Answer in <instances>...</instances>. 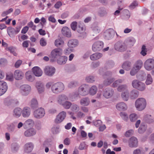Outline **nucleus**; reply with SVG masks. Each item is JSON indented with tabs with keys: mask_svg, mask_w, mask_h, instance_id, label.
Here are the masks:
<instances>
[{
	"mask_svg": "<svg viewBox=\"0 0 154 154\" xmlns=\"http://www.w3.org/2000/svg\"><path fill=\"white\" fill-rule=\"evenodd\" d=\"M65 88L64 84L60 82H57L52 85L51 87L52 92L54 94H58L62 92Z\"/></svg>",
	"mask_w": 154,
	"mask_h": 154,
	"instance_id": "nucleus-1",
	"label": "nucleus"
},
{
	"mask_svg": "<svg viewBox=\"0 0 154 154\" xmlns=\"http://www.w3.org/2000/svg\"><path fill=\"white\" fill-rule=\"evenodd\" d=\"M146 104V100L144 98H140L136 100L135 106L137 110L141 111L145 108Z\"/></svg>",
	"mask_w": 154,
	"mask_h": 154,
	"instance_id": "nucleus-2",
	"label": "nucleus"
},
{
	"mask_svg": "<svg viewBox=\"0 0 154 154\" xmlns=\"http://www.w3.org/2000/svg\"><path fill=\"white\" fill-rule=\"evenodd\" d=\"M32 90L31 86L28 84H23L20 86L19 88V93L23 96H26L31 93Z\"/></svg>",
	"mask_w": 154,
	"mask_h": 154,
	"instance_id": "nucleus-3",
	"label": "nucleus"
},
{
	"mask_svg": "<svg viewBox=\"0 0 154 154\" xmlns=\"http://www.w3.org/2000/svg\"><path fill=\"white\" fill-rule=\"evenodd\" d=\"M132 85L134 88L141 91H144L146 89L145 84L137 79L134 80L132 81Z\"/></svg>",
	"mask_w": 154,
	"mask_h": 154,
	"instance_id": "nucleus-4",
	"label": "nucleus"
},
{
	"mask_svg": "<svg viewBox=\"0 0 154 154\" xmlns=\"http://www.w3.org/2000/svg\"><path fill=\"white\" fill-rule=\"evenodd\" d=\"M114 48L116 51L119 52L125 51L127 49V45L125 42L122 41L120 40L115 44Z\"/></svg>",
	"mask_w": 154,
	"mask_h": 154,
	"instance_id": "nucleus-5",
	"label": "nucleus"
},
{
	"mask_svg": "<svg viewBox=\"0 0 154 154\" xmlns=\"http://www.w3.org/2000/svg\"><path fill=\"white\" fill-rule=\"evenodd\" d=\"M78 91L80 95L85 96L89 94V86L86 84H83L80 86L78 89Z\"/></svg>",
	"mask_w": 154,
	"mask_h": 154,
	"instance_id": "nucleus-6",
	"label": "nucleus"
},
{
	"mask_svg": "<svg viewBox=\"0 0 154 154\" xmlns=\"http://www.w3.org/2000/svg\"><path fill=\"white\" fill-rule=\"evenodd\" d=\"M45 114V111L44 108L40 107L34 111L33 112L34 117L38 119L43 117Z\"/></svg>",
	"mask_w": 154,
	"mask_h": 154,
	"instance_id": "nucleus-7",
	"label": "nucleus"
},
{
	"mask_svg": "<svg viewBox=\"0 0 154 154\" xmlns=\"http://www.w3.org/2000/svg\"><path fill=\"white\" fill-rule=\"evenodd\" d=\"M145 68L147 70L150 71L154 69V60L149 58L147 59L144 63Z\"/></svg>",
	"mask_w": 154,
	"mask_h": 154,
	"instance_id": "nucleus-8",
	"label": "nucleus"
},
{
	"mask_svg": "<svg viewBox=\"0 0 154 154\" xmlns=\"http://www.w3.org/2000/svg\"><path fill=\"white\" fill-rule=\"evenodd\" d=\"M63 54L62 50L60 48H57L53 50L51 52V57L54 59L60 57Z\"/></svg>",
	"mask_w": 154,
	"mask_h": 154,
	"instance_id": "nucleus-9",
	"label": "nucleus"
},
{
	"mask_svg": "<svg viewBox=\"0 0 154 154\" xmlns=\"http://www.w3.org/2000/svg\"><path fill=\"white\" fill-rule=\"evenodd\" d=\"M115 33V31L112 29H107L104 34V38L107 40L112 38Z\"/></svg>",
	"mask_w": 154,
	"mask_h": 154,
	"instance_id": "nucleus-10",
	"label": "nucleus"
},
{
	"mask_svg": "<svg viewBox=\"0 0 154 154\" xmlns=\"http://www.w3.org/2000/svg\"><path fill=\"white\" fill-rule=\"evenodd\" d=\"M114 93L113 90L111 88H107L104 89L103 92V96L106 99L111 97Z\"/></svg>",
	"mask_w": 154,
	"mask_h": 154,
	"instance_id": "nucleus-11",
	"label": "nucleus"
},
{
	"mask_svg": "<svg viewBox=\"0 0 154 154\" xmlns=\"http://www.w3.org/2000/svg\"><path fill=\"white\" fill-rule=\"evenodd\" d=\"M103 47V43L102 41H98L93 45L92 49L93 51H99L102 49Z\"/></svg>",
	"mask_w": 154,
	"mask_h": 154,
	"instance_id": "nucleus-12",
	"label": "nucleus"
},
{
	"mask_svg": "<svg viewBox=\"0 0 154 154\" xmlns=\"http://www.w3.org/2000/svg\"><path fill=\"white\" fill-rule=\"evenodd\" d=\"M66 116V112L65 111H63L59 113L57 116L55 120V122L59 124L62 122L65 119Z\"/></svg>",
	"mask_w": 154,
	"mask_h": 154,
	"instance_id": "nucleus-13",
	"label": "nucleus"
},
{
	"mask_svg": "<svg viewBox=\"0 0 154 154\" xmlns=\"http://www.w3.org/2000/svg\"><path fill=\"white\" fill-rule=\"evenodd\" d=\"M55 69L53 67L51 66H46L44 68V73L46 75L49 76H53L54 74Z\"/></svg>",
	"mask_w": 154,
	"mask_h": 154,
	"instance_id": "nucleus-14",
	"label": "nucleus"
},
{
	"mask_svg": "<svg viewBox=\"0 0 154 154\" xmlns=\"http://www.w3.org/2000/svg\"><path fill=\"white\" fill-rule=\"evenodd\" d=\"M68 100V97L67 95L64 94H61L58 96L57 98L56 101L57 103L61 105L66 100Z\"/></svg>",
	"mask_w": 154,
	"mask_h": 154,
	"instance_id": "nucleus-15",
	"label": "nucleus"
},
{
	"mask_svg": "<svg viewBox=\"0 0 154 154\" xmlns=\"http://www.w3.org/2000/svg\"><path fill=\"white\" fill-rule=\"evenodd\" d=\"M128 142V146L130 148L136 147L138 146V140L136 137H134L130 138Z\"/></svg>",
	"mask_w": 154,
	"mask_h": 154,
	"instance_id": "nucleus-16",
	"label": "nucleus"
},
{
	"mask_svg": "<svg viewBox=\"0 0 154 154\" xmlns=\"http://www.w3.org/2000/svg\"><path fill=\"white\" fill-rule=\"evenodd\" d=\"M8 85L5 82L0 81V96L3 94L7 91Z\"/></svg>",
	"mask_w": 154,
	"mask_h": 154,
	"instance_id": "nucleus-17",
	"label": "nucleus"
},
{
	"mask_svg": "<svg viewBox=\"0 0 154 154\" xmlns=\"http://www.w3.org/2000/svg\"><path fill=\"white\" fill-rule=\"evenodd\" d=\"M34 146L33 144L31 142H28L26 143L24 146V152L27 153L30 152L33 150Z\"/></svg>",
	"mask_w": 154,
	"mask_h": 154,
	"instance_id": "nucleus-18",
	"label": "nucleus"
},
{
	"mask_svg": "<svg viewBox=\"0 0 154 154\" xmlns=\"http://www.w3.org/2000/svg\"><path fill=\"white\" fill-rule=\"evenodd\" d=\"M33 74L36 76H41L43 74L42 69L38 66H35L32 69Z\"/></svg>",
	"mask_w": 154,
	"mask_h": 154,
	"instance_id": "nucleus-19",
	"label": "nucleus"
},
{
	"mask_svg": "<svg viewBox=\"0 0 154 154\" xmlns=\"http://www.w3.org/2000/svg\"><path fill=\"white\" fill-rule=\"evenodd\" d=\"M35 87L39 93L41 94L45 90L44 84L41 82L39 81L36 82Z\"/></svg>",
	"mask_w": 154,
	"mask_h": 154,
	"instance_id": "nucleus-20",
	"label": "nucleus"
},
{
	"mask_svg": "<svg viewBox=\"0 0 154 154\" xmlns=\"http://www.w3.org/2000/svg\"><path fill=\"white\" fill-rule=\"evenodd\" d=\"M62 34L67 37H70L71 36V32L70 29L66 26L62 28L61 30Z\"/></svg>",
	"mask_w": 154,
	"mask_h": 154,
	"instance_id": "nucleus-21",
	"label": "nucleus"
},
{
	"mask_svg": "<svg viewBox=\"0 0 154 154\" xmlns=\"http://www.w3.org/2000/svg\"><path fill=\"white\" fill-rule=\"evenodd\" d=\"M36 133V131L33 128H30L26 130L24 134L25 136L29 137L35 135Z\"/></svg>",
	"mask_w": 154,
	"mask_h": 154,
	"instance_id": "nucleus-22",
	"label": "nucleus"
},
{
	"mask_svg": "<svg viewBox=\"0 0 154 154\" xmlns=\"http://www.w3.org/2000/svg\"><path fill=\"white\" fill-rule=\"evenodd\" d=\"M135 41V39L134 38L132 37H130L128 38L125 41V42L126 44L127 45V47L128 46L131 47L134 45Z\"/></svg>",
	"mask_w": 154,
	"mask_h": 154,
	"instance_id": "nucleus-23",
	"label": "nucleus"
},
{
	"mask_svg": "<svg viewBox=\"0 0 154 154\" xmlns=\"http://www.w3.org/2000/svg\"><path fill=\"white\" fill-rule=\"evenodd\" d=\"M79 44V42L76 39H71L68 42V46L69 48H73L77 46Z\"/></svg>",
	"mask_w": 154,
	"mask_h": 154,
	"instance_id": "nucleus-24",
	"label": "nucleus"
},
{
	"mask_svg": "<svg viewBox=\"0 0 154 154\" xmlns=\"http://www.w3.org/2000/svg\"><path fill=\"white\" fill-rule=\"evenodd\" d=\"M31 113L30 108L28 107H25L22 110V116L23 117L26 118L29 117Z\"/></svg>",
	"mask_w": 154,
	"mask_h": 154,
	"instance_id": "nucleus-25",
	"label": "nucleus"
},
{
	"mask_svg": "<svg viewBox=\"0 0 154 154\" xmlns=\"http://www.w3.org/2000/svg\"><path fill=\"white\" fill-rule=\"evenodd\" d=\"M24 74L22 71L18 70H16L14 73V75L16 79L19 80L22 79Z\"/></svg>",
	"mask_w": 154,
	"mask_h": 154,
	"instance_id": "nucleus-26",
	"label": "nucleus"
},
{
	"mask_svg": "<svg viewBox=\"0 0 154 154\" xmlns=\"http://www.w3.org/2000/svg\"><path fill=\"white\" fill-rule=\"evenodd\" d=\"M25 76L26 79L29 81L32 82L35 80V76L33 73L30 71L26 72Z\"/></svg>",
	"mask_w": 154,
	"mask_h": 154,
	"instance_id": "nucleus-27",
	"label": "nucleus"
},
{
	"mask_svg": "<svg viewBox=\"0 0 154 154\" xmlns=\"http://www.w3.org/2000/svg\"><path fill=\"white\" fill-rule=\"evenodd\" d=\"M17 122H14L8 125L7 129L9 131L12 132L15 131L16 129V127L17 126Z\"/></svg>",
	"mask_w": 154,
	"mask_h": 154,
	"instance_id": "nucleus-28",
	"label": "nucleus"
},
{
	"mask_svg": "<svg viewBox=\"0 0 154 154\" xmlns=\"http://www.w3.org/2000/svg\"><path fill=\"white\" fill-rule=\"evenodd\" d=\"M116 108L119 110H125L127 109V106L125 103L121 102L117 104Z\"/></svg>",
	"mask_w": 154,
	"mask_h": 154,
	"instance_id": "nucleus-29",
	"label": "nucleus"
},
{
	"mask_svg": "<svg viewBox=\"0 0 154 154\" xmlns=\"http://www.w3.org/2000/svg\"><path fill=\"white\" fill-rule=\"evenodd\" d=\"M19 148L20 146L18 143H13L11 145V151L13 153H16L18 151Z\"/></svg>",
	"mask_w": 154,
	"mask_h": 154,
	"instance_id": "nucleus-30",
	"label": "nucleus"
},
{
	"mask_svg": "<svg viewBox=\"0 0 154 154\" xmlns=\"http://www.w3.org/2000/svg\"><path fill=\"white\" fill-rule=\"evenodd\" d=\"M80 103L81 105L87 106L89 104L90 100L88 97H83L80 100Z\"/></svg>",
	"mask_w": 154,
	"mask_h": 154,
	"instance_id": "nucleus-31",
	"label": "nucleus"
},
{
	"mask_svg": "<svg viewBox=\"0 0 154 154\" xmlns=\"http://www.w3.org/2000/svg\"><path fill=\"white\" fill-rule=\"evenodd\" d=\"M22 114V110L19 107L15 108L13 110V115L16 118H19Z\"/></svg>",
	"mask_w": 154,
	"mask_h": 154,
	"instance_id": "nucleus-32",
	"label": "nucleus"
},
{
	"mask_svg": "<svg viewBox=\"0 0 154 154\" xmlns=\"http://www.w3.org/2000/svg\"><path fill=\"white\" fill-rule=\"evenodd\" d=\"M139 94V92L137 90L134 89L131 91L130 97L131 99H135L138 97Z\"/></svg>",
	"mask_w": 154,
	"mask_h": 154,
	"instance_id": "nucleus-33",
	"label": "nucleus"
},
{
	"mask_svg": "<svg viewBox=\"0 0 154 154\" xmlns=\"http://www.w3.org/2000/svg\"><path fill=\"white\" fill-rule=\"evenodd\" d=\"M102 54L100 53H96L90 56V59L92 60H95L99 59L102 56Z\"/></svg>",
	"mask_w": 154,
	"mask_h": 154,
	"instance_id": "nucleus-34",
	"label": "nucleus"
},
{
	"mask_svg": "<svg viewBox=\"0 0 154 154\" xmlns=\"http://www.w3.org/2000/svg\"><path fill=\"white\" fill-rule=\"evenodd\" d=\"M98 88L97 87L93 85L89 88V94L93 96L95 94L97 91Z\"/></svg>",
	"mask_w": 154,
	"mask_h": 154,
	"instance_id": "nucleus-35",
	"label": "nucleus"
},
{
	"mask_svg": "<svg viewBox=\"0 0 154 154\" xmlns=\"http://www.w3.org/2000/svg\"><path fill=\"white\" fill-rule=\"evenodd\" d=\"M30 106L31 108L33 109H35L38 107V103L37 100L35 98L32 99L30 101Z\"/></svg>",
	"mask_w": 154,
	"mask_h": 154,
	"instance_id": "nucleus-36",
	"label": "nucleus"
},
{
	"mask_svg": "<svg viewBox=\"0 0 154 154\" xmlns=\"http://www.w3.org/2000/svg\"><path fill=\"white\" fill-rule=\"evenodd\" d=\"M67 59V58L66 56H61L57 59V63L60 65L64 64L66 63Z\"/></svg>",
	"mask_w": 154,
	"mask_h": 154,
	"instance_id": "nucleus-37",
	"label": "nucleus"
},
{
	"mask_svg": "<svg viewBox=\"0 0 154 154\" xmlns=\"http://www.w3.org/2000/svg\"><path fill=\"white\" fill-rule=\"evenodd\" d=\"M121 97L122 99L125 101H128V100L130 95L128 90L123 92L121 94Z\"/></svg>",
	"mask_w": 154,
	"mask_h": 154,
	"instance_id": "nucleus-38",
	"label": "nucleus"
},
{
	"mask_svg": "<svg viewBox=\"0 0 154 154\" xmlns=\"http://www.w3.org/2000/svg\"><path fill=\"white\" fill-rule=\"evenodd\" d=\"M131 66V63L129 61H126L122 65V68L125 70L128 71L129 70Z\"/></svg>",
	"mask_w": 154,
	"mask_h": 154,
	"instance_id": "nucleus-39",
	"label": "nucleus"
},
{
	"mask_svg": "<svg viewBox=\"0 0 154 154\" xmlns=\"http://www.w3.org/2000/svg\"><path fill=\"white\" fill-rule=\"evenodd\" d=\"M85 79L87 82L89 83H93L95 81V77L91 75L87 76Z\"/></svg>",
	"mask_w": 154,
	"mask_h": 154,
	"instance_id": "nucleus-40",
	"label": "nucleus"
},
{
	"mask_svg": "<svg viewBox=\"0 0 154 154\" xmlns=\"http://www.w3.org/2000/svg\"><path fill=\"white\" fill-rule=\"evenodd\" d=\"M142 65L143 62L141 60H139L136 62L133 67L139 70L141 69Z\"/></svg>",
	"mask_w": 154,
	"mask_h": 154,
	"instance_id": "nucleus-41",
	"label": "nucleus"
},
{
	"mask_svg": "<svg viewBox=\"0 0 154 154\" xmlns=\"http://www.w3.org/2000/svg\"><path fill=\"white\" fill-rule=\"evenodd\" d=\"M128 86L125 84L122 85L118 86L117 90L118 91L122 92L128 90Z\"/></svg>",
	"mask_w": 154,
	"mask_h": 154,
	"instance_id": "nucleus-42",
	"label": "nucleus"
},
{
	"mask_svg": "<svg viewBox=\"0 0 154 154\" xmlns=\"http://www.w3.org/2000/svg\"><path fill=\"white\" fill-rule=\"evenodd\" d=\"M72 104V103L66 100L61 105H62L64 109H68L71 107Z\"/></svg>",
	"mask_w": 154,
	"mask_h": 154,
	"instance_id": "nucleus-43",
	"label": "nucleus"
},
{
	"mask_svg": "<svg viewBox=\"0 0 154 154\" xmlns=\"http://www.w3.org/2000/svg\"><path fill=\"white\" fill-rule=\"evenodd\" d=\"M115 79L113 77L107 78L104 80V84L106 86H108L111 84L115 80Z\"/></svg>",
	"mask_w": 154,
	"mask_h": 154,
	"instance_id": "nucleus-44",
	"label": "nucleus"
},
{
	"mask_svg": "<svg viewBox=\"0 0 154 154\" xmlns=\"http://www.w3.org/2000/svg\"><path fill=\"white\" fill-rule=\"evenodd\" d=\"M123 82V80L119 79L114 81L112 84V87L116 88L118 87L120 84L122 83Z\"/></svg>",
	"mask_w": 154,
	"mask_h": 154,
	"instance_id": "nucleus-45",
	"label": "nucleus"
},
{
	"mask_svg": "<svg viewBox=\"0 0 154 154\" xmlns=\"http://www.w3.org/2000/svg\"><path fill=\"white\" fill-rule=\"evenodd\" d=\"M7 31L8 34L10 36H14L16 35L15 29L12 27H9L8 28Z\"/></svg>",
	"mask_w": 154,
	"mask_h": 154,
	"instance_id": "nucleus-46",
	"label": "nucleus"
},
{
	"mask_svg": "<svg viewBox=\"0 0 154 154\" xmlns=\"http://www.w3.org/2000/svg\"><path fill=\"white\" fill-rule=\"evenodd\" d=\"M79 107L77 104L75 103L72 104L71 109L73 112H78L79 110Z\"/></svg>",
	"mask_w": 154,
	"mask_h": 154,
	"instance_id": "nucleus-47",
	"label": "nucleus"
},
{
	"mask_svg": "<svg viewBox=\"0 0 154 154\" xmlns=\"http://www.w3.org/2000/svg\"><path fill=\"white\" fill-rule=\"evenodd\" d=\"M78 85V82L76 81H73L70 82L68 84V87L69 88H75Z\"/></svg>",
	"mask_w": 154,
	"mask_h": 154,
	"instance_id": "nucleus-48",
	"label": "nucleus"
},
{
	"mask_svg": "<svg viewBox=\"0 0 154 154\" xmlns=\"http://www.w3.org/2000/svg\"><path fill=\"white\" fill-rule=\"evenodd\" d=\"M92 31L95 34H97L100 32V29L99 27L97 25L94 24L92 27Z\"/></svg>",
	"mask_w": 154,
	"mask_h": 154,
	"instance_id": "nucleus-49",
	"label": "nucleus"
},
{
	"mask_svg": "<svg viewBox=\"0 0 154 154\" xmlns=\"http://www.w3.org/2000/svg\"><path fill=\"white\" fill-rule=\"evenodd\" d=\"M138 118L137 114L135 113H132L129 116L131 122H134Z\"/></svg>",
	"mask_w": 154,
	"mask_h": 154,
	"instance_id": "nucleus-50",
	"label": "nucleus"
},
{
	"mask_svg": "<svg viewBox=\"0 0 154 154\" xmlns=\"http://www.w3.org/2000/svg\"><path fill=\"white\" fill-rule=\"evenodd\" d=\"M146 126L143 124H142L139 128L138 132L139 133H143L146 130Z\"/></svg>",
	"mask_w": 154,
	"mask_h": 154,
	"instance_id": "nucleus-51",
	"label": "nucleus"
},
{
	"mask_svg": "<svg viewBox=\"0 0 154 154\" xmlns=\"http://www.w3.org/2000/svg\"><path fill=\"white\" fill-rule=\"evenodd\" d=\"M6 79L9 82H12L14 80L13 74L12 73L7 74L6 75Z\"/></svg>",
	"mask_w": 154,
	"mask_h": 154,
	"instance_id": "nucleus-52",
	"label": "nucleus"
},
{
	"mask_svg": "<svg viewBox=\"0 0 154 154\" xmlns=\"http://www.w3.org/2000/svg\"><path fill=\"white\" fill-rule=\"evenodd\" d=\"M60 131V126H54L51 128V131L54 134L58 133Z\"/></svg>",
	"mask_w": 154,
	"mask_h": 154,
	"instance_id": "nucleus-53",
	"label": "nucleus"
},
{
	"mask_svg": "<svg viewBox=\"0 0 154 154\" xmlns=\"http://www.w3.org/2000/svg\"><path fill=\"white\" fill-rule=\"evenodd\" d=\"M64 44V42L62 40L58 39H56L55 42V45L57 47L63 45Z\"/></svg>",
	"mask_w": 154,
	"mask_h": 154,
	"instance_id": "nucleus-54",
	"label": "nucleus"
},
{
	"mask_svg": "<svg viewBox=\"0 0 154 154\" xmlns=\"http://www.w3.org/2000/svg\"><path fill=\"white\" fill-rule=\"evenodd\" d=\"M152 82V79L151 75L149 74L147 75L146 79V83L147 85H150Z\"/></svg>",
	"mask_w": 154,
	"mask_h": 154,
	"instance_id": "nucleus-55",
	"label": "nucleus"
},
{
	"mask_svg": "<svg viewBox=\"0 0 154 154\" xmlns=\"http://www.w3.org/2000/svg\"><path fill=\"white\" fill-rule=\"evenodd\" d=\"M120 115L122 119L124 120L127 121L128 119V114L125 112H121Z\"/></svg>",
	"mask_w": 154,
	"mask_h": 154,
	"instance_id": "nucleus-56",
	"label": "nucleus"
},
{
	"mask_svg": "<svg viewBox=\"0 0 154 154\" xmlns=\"http://www.w3.org/2000/svg\"><path fill=\"white\" fill-rule=\"evenodd\" d=\"M124 14L125 19V20H128L129 19L130 17V15L129 12L127 10H125L124 11Z\"/></svg>",
	"mask_w": 154,
	"mask_h": 154,
	"instance_id": "nucleus-57",
	"label": "nucleus"
},
{
	"mask_svg": "<svg viewBox=\"0 0 154 154\" xmlns=\"http://www.w3.org/2000/svg\"><path fill=\"white\" fill-rule=\"evenodd\" d=\"M78 32L79 33H82L84 32L85 30V29L81 25H79L77 28Z\"/></svg>",
	"mask_w": 154,
	"mask_h": 154,
	"instance_id": "nucleus-58",
	"label": "nucleus"
},
{
	"mask_svg": "<svg viewBox=\"0 0 154 154\" xmlns=\"http://www.w3.org/2000/svg\"><path fill=\"white\" fill-rule=\"evenodd\" d=\"M99 15L101 17H103L105 16L107 14L106 10L103 8L101 9L99 12Z\"/></svg>",
	"mask_w": 154,
	"mask_h": 154,
	"instance_id": "nucleus-59",
	"label": "nucleus"
},
{
	"mask_svg": "<svg viewBox=\"0 0 154 154\" xmlns=\"http://www.w3.org/2000/svg\"><path fill=\"white\" fill-rule=\"evenodd\" d=\"M147 50L146 46L144 45H143L141 48V54L143 56H145L146 54Z\"/></svg>",
	"mask_w": 154,
	"mask_h": 154,
	"instance_id": "nucleus-60",
	"label": "nucleus"
},
{
	"mask_svg": "<svg viewBox=\"0 0 154 154\" xmlns=\"http://www.w3.org/2000/svg\"><path fill=\"white\" fill-rule=\"evenodd\" d=\"M80 95L79 92H75L72 94L71 98L72 100L76 99L77 97Z\"/></svg>",
	"mask_w": 154,
	"mask_h": 154,
	"instance_id": "nucleus-61",
	"label": "nucleus"
},
{
	"mask_svg": "<svg viewBox=\"0 0 154 154\" xmlns=\"http://www.w3.org/2000/svg\"><path fill=\"white\" fill-rule=\"evenodd\" d=\"M138 71V70L133 67L130 71V74L131 76H134Z\"/></svg>",
	"mask_w": 154,
	"mask_h": 154,
	"instance_id": "nucleus-62",
	"label": "nucleus"
},
{
	"mask_svg": "<svg viewBox=\"0 0 154 154\" xmlns=\"http://www.w3.org/2000/svg\"><path fill=\"white\" fill-rule=\"evenodd\" d=\"M77 22L76 21H74L70 25V26L72 29L75 31L77 27Z\"/></svg>",
	"mask_w": 154,
	"mask_h": 154,
	"instance_id": "nucleus-63",
	"label": "nucleus"
},
{
	"mask_svg": "<svg viewBox=\"0 0 154 154\" xmlns=\"http://www.w3.org/2000/svg\"><path fill=\"white\" fill-rule=\"evenodd\" d=\"M142 149H141L140 148L134 149L133 152V154H142Z\"/></svg>",
	"mask_w": 154,
	"mask_h": 154,
	"instance_id": "nucleus-64",
	"label": "nucleus"
}]
</instances>
